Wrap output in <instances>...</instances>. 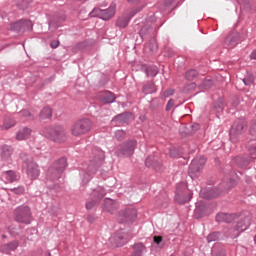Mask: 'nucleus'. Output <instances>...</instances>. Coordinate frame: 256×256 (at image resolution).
<instances>
[{
    "instance_id": "ea45409f",
    "label": "nucleus",
    "mask_w": 256,
    "mask_h": 256,
    "mask_svg": "<svg viewBox=\"0 0 256 256\" xmlns=\"http://www.w3.org/2000/svg\"><path fill=\"white\" fill-rule=\"evenodd\" d=\"M175 106V101L173 99H170L166 105V111H171L173 107Z\"/></svg>"
},
{
    "instance_id": "72a5a7b5",
    "label": "nucleus",
    "mask_w": 256,
    "mask_h": 256,
    "mask_svg": "<svg viewBox=\"0 0 256 256\" xmlns=\"http://www.w3.org/2000/svg\"><path fill=\"white\" fill-rule=\"evenodd\" d=\"M11 191L16 195H23L25 193V187L19 186L17 188H13Z\"/></svg>"
},
{
    "instance_id": "423d86ee",
    "label": "nucleus",
    "mask_w": 256,
    "mask_h": 256,
    "mask_svg": "<svg viewBox=\"0 0 256 256\" xmlns=\"http://www.w3.org/2000/svg\"><path fill=\"white\" fill-rule=\"evenodd\" d=\"M175 201L180 205L191 201V193L187 191V186L184 183L177 185Z\"/></svg>"
},
{
    "instance_id": "a211bd4d",
    "label": "nucleus",
    "mask_w": 256,
    "mask_h": 256,
    "mask_svg": "<svg viewBox=\"0 0 256 256\" xmlns=\"http://www.w3.org/2000/svg\"><path fill=\"white\" fill-rule=\"evenodd\" d=\"M225 45L227 47L233 48L237 43H239V34L238 33H231L229 34L225 40H224Z\"/></svg>"
},
{
    "instance_id": "dca6fc26",
    "label": "nucleus",
    "mask_w": 256,
    "mask_h": 256,
    "mask_svg": "<svg viewBox=\"0 0 256 256\" xmlns=\"http://www.w3.org/2000/svg\"><path fill=\"white\" fill-rule=\"evenodd\" d=\"M1 159L7 163L13 161V148H11V146L5 145L2 147Z\"/></svg>"
},
{
    "instance_id": "bb28decb",
    "label": "nucleus",
    "mask_w": 256,
    "mask_h": 256,
    "mask_svg": "<svg viewBox=\"0 0 256 256\" xmlns=\"http://www.w3.org/2000/svg\"><path fill=\"white\" fill-rule=\"evenodd\" d=\"M213 86V82L211 80H204L202 82V84L200 85V89L202 91L207 90V89H211V87Z\"/></svg>"
},
{
    "instance_id": "c9c22d12",
    "label": "nucleus",
    "mask_w": 256,
    "mask_h": 256,
    "mask_svg": "<svg viewBox=\"0 0 256 256\" xmlns=\"http://www.w3.org/2000/svg\"><path fill=\"white\" fill-rule=\"evenodd\" d=\"M249 155L252 157V159L256 158V146L250 145L248 146Z\"/></svg>"
},
{
    "instance_id": "cd10ccee",
    "label": "nucleus",
    "mask_w": 256,
    "mask_h": 256,
    "mask_svg": "<svg viewBox=\"0 0 256 256\" xmlns=\"http://www.w3.org/2000/svg\"><path fill=\"white\" fill-rule=\"evenodd\" d=\"M157 73H159V71L157 70V67H148L146 69V75H148V77H155Z\"/></svg>"
},
{
    "instance_id": "20e7f679",
    "label": "nucleus",
    "mask_w": 256,
    "mask_h": 256,
    "mask_svg": "<svg viewBox=\"0 0 256 256\" xmlns=\"http://www.w3.org/2000/svg\"><path fill=\"white\" fill-rule=\"evenodd\" d=\"M14 217L18 223H31V208L29 206H19L14 211Z\"/></svg>"
},
{
    "instance_id": "09e8293b",
    "label": "nucleus",
    "mask_w": 256,
    "mask_h": 256,
    "mask_svg": "<svg viewBox=\"0 0 256 256\" xmlns=\"http://www.w3.org/2000/svg\"><path fill=\"white\" fill-rule=\"evenodd\" d=\"M251 59H256V49L250 55Z\"/></svg>"
},
{
    "instance_id": "603ef678",
    "label": "nucleus",
    "mask_w": 256,
    "mask_h": 256,
    "mask_svg": "<svg viewBox=\"0 0 256 256\" xmlns=\"http://www.w3.org/2000/svg\"><path fill=\"white\" fill-rule=\"evenodd\" d=\"M45 256H51V253H47V254H45Z\"/></svg>"
},
{
    "instance_id": "4c0bfd02",
    "label": "nucleus",
    "mask_w": 256,
    "mask_h": 256,
    "mask_svg": "<svg viewBox=\"0 0 256 256\" xmlns=\"http://www.w3.org/2000/svg\"><path fill=\"white\" fill-rule=\"evenodd\" d=\"M151 31H153V29H151L149 26H144L140 30V35H147V33H151Z\"/></svg>"
},
{
    "instance_id": "39448f33",
    "label": "nucleus",
    "mask_w": 256,
    "mask_h": 256,
    "mask_svg": "<svg viewBox=\"0 0 256 256\" xmlns=\"http://www.w3.org/2000/svg\"><path fill=\"white\" fill-rule=\"evenodd\" d=\"M135 147H137V141L130 140L120 146H118L116 150V154L118 157H131L135 151Z\"/></svg>"
},
{
    "instance_id": "79ce46f5",
    "label": "nucleus",
    "mask_w": 256,
    "mask_h": 256,
    "mask_svg": "<svg viewBox=\"0 0 256 256\" xmlns=\"http://www.w3.org/2000/svg\"><path fill=\"white\" fill-rule=\"evenodd\" d=\"M95 205H97V201H89L86 203V209H88V210L93 209V207H95Z\"/></svg>"
},
{
    "instance_id": "c03bdc74",
    "label": "nucleus",
    "mask_w": 256,
    "mask_h": 256,
    "mask_svg": "<svg viewBox=\"0 0 256 256\" xmlns=\"http://www.w3.org/2000/svg\"><path fill=\"white\" fill-rule=\"evenodd\" d=\"M210 195L207 196L208 199H213L215 197H217V195H219V193H215L214 190H210Z\"/></svg>"
},
{
    "instance_id": "9b49d317",
    "label": "nucleus",
    "mask_w": 256,
    "mask_h": 256,
    "mask_svg": "<svg viewBox=\"0 0 256 256\" xmlns=\"http://www.w3.org/2000/svg\"><path fill=\"white\" fill-rule=\"evenodd\" d=\"M245 127H247V124L244 120H236L234 122L230 130V139L233 143L237 141V137H239V135H242L244 133Z\"/></svg>"
},
{
    "instance_id": "b1692460",
    "label": "nucleus",
    "mask_w": 256,
    "mask_h": 256,
    "mask_svg": "<svg viewBox=\"0 0 256 256\" xmlns=\"http://www.w3.org/2000/svg\"><path fill=\"white\" fill-rule=\"evenodd\" d=\"M117 27H121L125 29L129 25V18L127 17H120L116 22Z\"/></svg>"
},
{
    "instance_id": "9d476101",
    "label": "nucleus",
    "mask_w": 256,
    "mask_h": 256,
    "mask_svg": "<svg viewBox=\"0 0 256 256\" xmlns=\"http://www.w3.org/2000/svg\"><path fill=\"white\" fill-rule=\"evenodd\" d=\"M103 159H105V154L101 150H95L90 158V162L88 165L89 171H96L101 167L103 163Z\"/></svg>"
},
{
    "instance_id": "412c9836",
    "label": "nucleus",
    "mask_w": 256,
    "mask_h": 256,
    "mask_svg": "<svg viewBox=\"0 0 256 256\" xmlns=\"http://www.w3.org/2000/svg\"><path fill=\"white\" fill-rule=\"evenodd\" d=\"M19 247V242L18 241H12L8 244H4L2 246V253H6L7 255H9V253H11V251H15V249H17Z\"/></svg>"
},
{
    "instance_id": "c756f323",
    "label": "nucleus",
    "mask_w": 256,
    "mask_h": 256,
    "mask_svg": "<svg viewBox=\"0 0 256 256\" xmlns=\"http://www.w3.org/2000/svg\"><path fill=\"white\" fill-rule=\"evenodd\" d=\"M219 239V232H213L207 236L208 243H212V241H217Z\"/></svg>"
},
{
    "instance_id": "7c9ffc66",
    "label": "nucleus",
    "mask_w": 256,
    "mask_h": 256,
    "mask_svg": "<svg viewBox=\"0 0 256 256\" xmlns=\"http://www.w3.org/2000/svg\"><path fill=\"white\" fill-rule=\"evenodd\" d=\"M195 77H197V70H190L186 73V79H188V81H193Z\"/></svg>"
},
{
    "instance_id": "7ed1b4c3",
    "label": "nucleus",
    "mask_w": 256,
    "mask_h": 256,
    "mask_svg": "<svg viewBox=\"0 0 256 256\" xmlns=\"http://www.w3.org/2000/svg\"><path fill=\"white\" fill-rule=\"evenodd\" d=\"M44 135L55 143H63L67 139V130L61 126H56L55 128L46 127L44 128Z\"/></svg>"
},
{
    "instance_id": "37998d69",
    "label": "nucleus",
    "mask_w": 256,
    "mask_h": 256,
    "mask_svg": "<svg viewBox=\"0 0 256 256\" xmlns=\"http://www.w3.org/2000/svg\"><path fill=\"white\" fill-rule=\"evenodd\" d=\"M173 93H175V90H174V89L166 90V91L164 92V97H171V95H173Z\"/></svg>"
},
{
    "instance_id": "2f4dec72",
    "label": "nucleus",
    "mask_w": 256,
    "mask_h": 256,
    "mask_svg": "<svg viewBox=\"0 0 256 256\" xmlns=\"http://www.w3.org/2000/svg\"><path fill=\"white\" fill-rule=\"evenodd\" d=\"M197 85L195 83H190L184 88V93H193L195 91Z\"/></svg>"
},
{
    "instance_id": "e433bc0d",
    "label": "nucleus",
    "mask_w": 256,
    "mask_h": 256,
    "mask_svg": "<svg viewBox=\"0 0 256 256\" xmlns=\"http://www.w3.org/2000/svg\"><path fill=\"white\" fill-rule=\"evenodd\" d=\"M250 137L251 139H256V123L250 127Z\"/></svg>"
},
{
    "instance_id": "ddd939ff",
    "label": "nucleus",
    "mask_w": 256,
    "mask_h": 256,
    "mask_svg": "<svg viewBox=\"0 0 256 256\" xmlns=\"http://www.w3.org/2000/svg\"><path fill=\"white\" fill-rule=\"evenodd\" d=\"M146 167H152L155 169V171H163V164L161 163V160L157 156H149L146 159Z\"/></svg>"
},
{
    "instance_id": "6e6552de",
    "label": "nucleus",
    "mask_w": 256,
    "mask_h": 256,
    "mask_svg": "<svg viewBox=\"0 0 256 256\" xmlns=\"http://www.w3.org/2000/svg\"><path fill=\"white\" fill-rule=\"evenodd\" d=\"M250 226H251V215L239 218V220L237 221L234 227V233L232 237H239V234L243 233V231H247V229H249Z\"/></svg>"
},
{
    "instance_id": "5701e85b",
    "label": "nucleus",
    "mask_w": 256,
    "mask_h": 256,
    "mask_svg": "<svg viewBox=\"0 0 256 256\" xmlns=\"http://www.w3.org/2000/svg\"><path fill=\"white\" fill-rule=\"evenodd\" d=\"M53 116V110H51L50 107H44L41 112H40V119L45 120V119H51Z\"/></svg>"
},
{
    "instance_id": "f3484780",
    "label": "nucleus",
    "mask_w": 256,
    "mask_h": 256,
    "mask_svg": "<svg viewBox=\"0 0 256 256\" xmlns=\"http://www.w3.org/2000/svg\"><path fill=\"white\" fill-rule=\"evenodd\" d=\"M31 128L23 127L18 130L16 133V139L17 141H26V139H29L31 137Z\"/></svg>"
},
{
    "instance_id": "a19ab883",
    "label": "nucleus",
    "mask_w": 256,
    "mask_h": 256,
    "mask_svg": "<svg viewBox=\"0 0 256 256\" xmlns=\"http://www.w3.org/2000/svg\"><path fill=\"white\" fill-rule=\"evenodd\" d=\"M157 49H158L157 42H155V40H153L150 43V50L152 51V53H155V51H157Z\"/></svg>"
},
{
    "instance_id": "a18cd8bd",
    "label": "nucleus",
    "mask_w": 256,
    "mask_h": 256,
    "mask_svg": "<svg viewBox=\"0 0 256 256\" xmlns=\"http://www.w3.org/2000/svg\"><path fill=\"white\" fill-rule=\"evenodd\" d=\"M161 241H163V237H161V236L154 237V243H156L157 245H159V243H161Z\"/></svg>"
},
{
    "instance_id": "f704fd0d",
    "label": "nucleus",
    "mask_w": 256,
    "mask_h": 256,
    "mask_svg": "<svg viewBox=\"0 0 256 256\" xmlns=\"http://www.w3.org/2000/svg\"><path fill=\"white\" fill-rule=\"evenodd\" d=\"M115 137L118 141H122V139H125V131L117 130L115 133Z\"/></svg>"
},
{
    "instance_id": "4468645a",
    "label": "nucleus",
    "mask_w": 256,
    "mask_h": 256,
    "mask_svg": "<svg viewBox=\"0 0 256 256\" xmlns=\"http://www.w3.org/2000/svg\"><path fill=\"white\" fill-rule=\"evenodd\" d=\"M94 11L98 12L100 19L109 21V19L115 16V5L110 6L107 10L94 9Z\"/></svg>"
},
{
    "instance_id": "6ab92c4d",
    "label": "nucleus",
    "mask_w": 256,
    "mask_h": 256,
    "mask_svg": "<svg viewBox=\"0 0 256 256\" xmlns=\"http://www.w3.org/2000/svg\"><path fill=\"white\" fill-rule=\"evenodd\" d=\"M235 217H237L235 214L219 213L216 215V221L218 223H231V221H234Z\"/></svg>"
},
{
    "instance_id": "3c124183",
    "label": "nucleus",
    "mask_w": 256,
    "mask_h": 256,
    "mask_svg": "<svg viewBox=\"0 0 256 256\" xmlns=\"http://www.w3.org/2000/svg\"><path fill=\"white\" fill-rule=\"evenodd\" d=\"M100 197H105V193H102Z\"/></svg>"
},
{
    "instance_id": "58836bf2",
    "label": "nucleus",
    "mask_w": 256,
    "mask_h": 256,
    "mask_svg": "<svg viewBox=\"0 0 256 256\" xmlns=\"http://www.w3.org/2000/svg\"><path fill=\"white\" fill-rule=\"evenodd\" d=\"M253 81H254L253 76H248L243 79L244 85H251L253 83Z\"/></svg>"
},
{
    "instance_id": "4be33fe9",
    "label": "nucleus",
    "mask_w": 256,
    "mask_h": 256,
    "mask_svg": "<svg viewBox=\"0 0 256 256\" xmlns=\"http://www.w3.org/2000/svg\"><path fill=\"white\" fill-rule=\"evenodd\" d=\"M2 179H6L7 183H13V181H17V174L14 171H6L3 172Z\"/></svg>"
},
{
    "instance_id": "c85d7f7f",
    "label": "nucleus",
    "mask_w": 256,
    "mask_h": 256,
    "mask_svg": "<svg viewBox=\"0 0 256 256\" xmlns=\"http://www.w3.org/2000/svg\"><path fill=\"white\" fill-rule=\"evenodd\" d=\"M11 127H15V121L11 119L6 120L2 125V129L4 130L11 129Z\"/></svg>"
},
{
    "instance_id": "8fccbe9b",
    "label": "nucleus",
    "mask_w": 256,
    "mask_h": 256,
    "mask_svg": "<svg viewBox=\"0 0 256 256\" xmlns=\"http://www.w3.org/2000/svg\"><path fill=\"white\" fill-rule=\"evenodd\" d=\"M170 155L171 157H177V154H175V150L173 149L170 150Z\"/></svg>"
},
{
    "instance_id": "de8ad7c7",
    "label": "nucleus",
    "mask_w": 256,
    "mask_h": 256,
    "mask_svg": "<svg viewBox=\"0 0 256 256\" xmlns=\"http://www.w3.org/2000/svg\"><path fill=\"white\" fill-rule=\"evenodd\" d=\"M87 221H88L89 223H93V221H95V217H93V216H88V217H87Z\"/></svg>"
},
{
    "instance_id": "a878e982",
    "label": "nucleus",
    "mask_w": 256,
    "mask_h": 256,
    "mask_svg": "<svg viewBox=\"0 0 256 256\" xmlns=\"http://www.w3.org/2000/svg\"><path fill=\"white\" fill-rule=\"evenodd\" d=\"M225 103L223 101V98H220L215 104H214V109L217 111V113H221L223 111Z\"/></svg>"
},
{
    "instance_id": "473e14b6",
    "label": "nucleus",
    "mask_w": 256,
    "mask_h": 256,
    "mask_svg": "<svg viewBox=\"0 0 256 256\" xmlns=\"http://www.w3.org/2000/svg\"><path fill=\"white\" fill-rule=\"evenodd\" d=\"M21 117H24L25 119L31 120L33 119V115L29 112V110H22L20 112Z\"/></svg>"
},
{
    "instance_id": "1a4fd4ad",
    "label": "nucleus",
    "mask_w": 256,
    "mask_h": 256,
    "mask_svg": "<svg viewBox=\"0 0 256 256\" xmlns=\"http://www.w3.org/2000/svg\"><path fill=\"white\" fill-rule=\"evenodd\" d=\"M206 162H207V159L205 157L196 158L191 162L189 166V174H190V177H192V179L193 177L199 176V173H201V170L205 166Z\"/></svg>"
},
{
    "instance_id": "393cba45",
    "label": "nucleus",
    "mask_w": 256,
    "mask_h": 256,
    "mask_svg": "<svg viewBox=\"0 0 256 256\" xmlns=\"http://www.w3.org/2000/svg\"><path fill=\"white\" fill-rule=\"evenodd\" d=\"M131 114H120L116 116L112 121L113 123H127V117Z\"/></svg>"
},
{
    "instance_id": "f03ea898",
    "label": "nucleus",
    "mask_w": 256,
    "mask_h": 256,
    "mask_svg": "<svg viewBox=\"0 0 256 256\" xmlns=\"http://www.w3.org/2000/svg\"><path fill=\"white\" fill-rule=\"evenodd\" d=\"M93 127V122L88 118H81L72 124L70 133L72 137H82V135H87Z\"/></svg>"
},
{
    "instance_id": "2eb2a0df",
    "label": "nucleus",
    "mask_w": 256,
    "mask_h": 256,
    "mask_svg": "<svg viewBox=\"0 0 256 256\" xmlns=\"http://www.w3.org/2000/svg\"><path fill=\"white\" fill-rule=\"evenodd\" d=\"M103 209L104 211H107V213H113L119 209V203L117 201L110 199V198H105L104 199V204H103Z\"/></svg>"
},
{
    "instance_id": "f257e3e1",
    "label": "nucleus",
    "mask_w": 256,
    "mask_h": 256,
    "mask_svg": "<svg viewBox=\"0 0 256 256\" xmlns=\"http://www.w3.org/2000/svg\"><path fill=\"white\" fill-rule=\"evenodd\" d=\"M20 159L23 161V169L26 171L27 177L32 181L37 179L40 175L39 165H37V163L33 161V158L26 153H21Z\"/></svg>"
},
{
    "instance_id": "aec40b11",
    "label": "nucleus",
    "mask_w": 256,
    "mask_h": 256,
    "mask_svg": "<svg viewBox=\"0 0 256 256\" xmlns=\"http://www.w3.org/2000/svg\"><path fill=\"white\" fill-rule=\"evenodd\" d=\"M99 99L102 103H113L115 101V94L109 91L100 93Z\"/></svg>"
},
{
    "instance_id": "49530a36",
    "label": "nucleus",
    "mask_w": 256,
    "mask_h": 256,
    "mask_svg": "<svg viewBox=\"0 0 256 256\" xmlns=\"http://www.w3.org/2000/svg\"><path fill=\"white\" fill-rule=\"evenodd\" d=\"M51 47H52V49H57V47H59V41L51 42Z\"/></svg>"
},
{
    "instance_id": "0eeeda50",
    "label": "nucleus",
    "mask_w": 256,
    "mask_h": 256,
    "mask_svg": "<svg viewBox=\"0 0 256 256\" xmlns=\"http://www.w3.org/2000/svg\"><path fill=\"white\" fill-rule=\"evenodd\" d=\"M65 167H67V159L61 158L48 170L49 177H52V179H59L61 173L65 171Z\"/></svg>"
},
{
    "instance_id": "f8f14e48",
    "label": "nucleus",
    "mask_w": 256,
    "mask_h": 256,
    "mask_svg": "<svg viewBox=\"0 0 256 256\" xmlns=\"http://www.w3.org/2000/svg\"><path fill=\"white\" fill-rule=\"evenodd\" d=\"M137 219V211L136 210H122L118 214L119 223H133Z\"/></svg>"
}]
</instances>
